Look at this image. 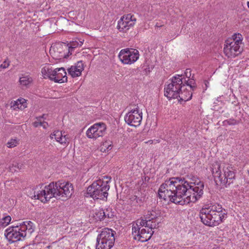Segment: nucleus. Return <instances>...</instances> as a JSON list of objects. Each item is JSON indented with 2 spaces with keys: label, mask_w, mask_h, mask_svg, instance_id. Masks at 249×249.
Here are the masks:
<instances>
[{
  "label": "nucleus",
  "mask_w": 249,
  "mask_h": 249,
  "mask_svg": "<svg viewBox=\"0 0 249 249\" xmlns=\"http://www.w3.org/2000/svg\"><path fill=\"white\" fill-rule=\"evenodd\" d=\"M227 213L221 205L214 204L208 208H202L199 216L205 225L214 227L219 225L226 218Z\"/></svg>",
  "instance_id": "nucleus-3"
},
{
  "label": "nucleus",
  "mask_w": 249,
  "mask_h": 249,
  "mask_svg": "<svg viewBox=\"0 0 249 249\" xmlns=\"http://www.w3.org/2000/svg\"><path fill=\"white\" fill-rule=\"evenodd\" d=\"M51 139H54L57 142L61 144L67 145L69 143V138L65 132L55 130L50 135Z\"/></svg>",
  "instance_id": "nucleus-18"
},
{
  "label": "nucleus",
  "mask_w": 249,
  "mask_h": 249,
  "mask_svg": "<svg viewBox=\"0 0 249 249\" xmlns=\"http://www.w3.org/2000/svg\"><path fill=\"white\" fill-rule=\"evenodd\" d=\"M15 183H16V181H15L14 180H8V181H6V182L5 183V185L6 186V187H8V186H11V185H14L15 184Z\"/></svg>",
  "instance_id": "nucleus-33"
},
{
  "label": "nucleus",
  "mask_w": 249,
  "mask_h": 249,
  "mask_svg": "<svg viewBox=\"0 0 249 249\" xmlns=\"http://www.w3.org/2000/svg\"><path fill=\"white\" fill-rule=\"evenodd\" d=\"M115 231L105 228L97 236L95 249H110L114 244Z\"/></svg>",
  "instance_id": "nucleus-9"
},
{
  "label": "nucleus",
  "mask_w": 249,
  "mask_h": 249,
  "mask_svg": "<svg viewBox=\"0 0 249 249\" xmlns=\"http://www.w3.org/2000/svg\"><path fill=\"white\" fill-rule=\"evenodd\" d=\"M52 81L56 83H64L67 81V73L64 68H59L53 69Z\"/></svg>",
  "instance_id": "nucleus-17"
},
{
  "label": "nucleus",
  "mask_w": 249,
  "mask_h": 249,
  "mask_svg": "<svg viewBox=\"0 0 249 249\" xmlns=\"http://www.w3.org/2000/svg\"><path fill=\"white\" fill-rule=\"evenodd\" d=\"M112 148V144L109 142H105L100 147V151L102 152H107L111 150Z\"/></svg>",
  "instance_id": "nucleus-28"
},
{
  "label": "nucleus",
  "mask_w": 249,
  "mask_h": 249,
  "mask_svg": "<svg viewBox=\"0 0 249 249\" xmlns=\"http://www.w3.org/2000/svg\"><path fill=\"white\" fill-rule=\"evenodd\" d=\"M32 81V78L29 75H22L19 78L20 84L24 86H28Z\"/></svg>",
  "instance_id": "nucleus-26"
},
{
  "label": "nucleus",
  "mask_w": 249,
  "mask_h": 249,
  "mask_svg": "<svg viewBox=\"0 0 249 249\" xmlns=\"http://www.w3.org/2000/svg\"><path fill=\"white\" fill-rule=\"evenodd\" d=\"M111 178L105 176L102 178L94 181L87 189L86 196L93 199H104L108 196V191L110 188L109 183Z\"/></svg>",
  "instance_id": "nucleus-5"
},
{
  "label": "nucleus",
  "mask_w": 249,
  "mask_h": 249,
  "mask_svg": "<svg viewBox=\"0 0 249 249\" xmlns=\"http://www.w3.org/2000/svg\"><path fill=\"white\" fill-rule=\"evenodd\" d=\"M11 105V107L14 110L17 109L22 110L27 107L26 100L23 98L18 99L16 101L12 102Z\"/></svg>",
  "instance_id": "nucleus-22"
},
{
  "label": "nucleus",
  "mask_w": 249,
  "mask_h": 249,
  "mask_svg": "<svg viewBox=\"0 0 249 249\" xmlns=\"http://www.w3.org/2000/svg\"><path fill=\"white\" fill-rule=\"evenodd\" d=\"M136 18L131 14L124 15L118 22L117 28L120 32H126L134 26Z\"/></svg>",
  "instance_id": "nucleus-16"
},
{
  "label": "nucleus",
  "mask_w": 249,
  "mask_h": 249,
  "mask_svg": "<svg viewBox=\"0 0 249 249\" xmlns=\"http://www.w3.org/2000/svg\"><path fill=\"white\" fill-rule=\"evenodd\" d=\"M248 7L249 8V1L247 3Z\"/></svg>",
  "instance_id": "nucleus-37"
},
{
  "label": "nucleus",
  "mask_w": 249,
  "mask_h": 249,
  "mask_svg": "<svg viewBox=\"0 0 249 249\" xmlns=\"http://www.w3.org/2000/svg\"><path fill=\"white\" fill-rule=\"evenodd\" d=\"M145 143L151 144L153 143V140H149L147 142H146Z\"/></svg>",
  "instance_id": "nucleus-36"
},
{
  "label": "nucleus",
  "mask_w": 249,
  "mask_h": 249,
  "mask_svg": "<svg viewBox=\"0 0 249 249\" xmlns=\"http://www.w3.org/2000/svg\"><path fill=\"white\" fill-rule=\"evenodd\" d=\"M183 84H185L186 88L188 87L190 89L194 90L196 87L195 82L193 79H189L188 81L184 82V83H183Z\"/></svg>",
  "instance_id": "nucleus-30"
},
{
  "label": "nucleus",
  "mask_w": 249,
  "mask_h": 249,
  "mask_svg": "<svg viewBox=\"0 0 249 249\" xmlns=\"http://www.w3.org/2000/svg\"><path fill=\"white\" fill-rule=\"evenodd\" d=\"M10 64V62L9 61L5 60L4 62H2V64L0 65V68L2 69H5L7 68Z\"/></svg>",
  "instance_id": "nucleus-32"
},
{
  "label": "nucleus",
  "mask_w": 249,
  "mask_h": 249,
  "mask_svg": "<svg viewBox=\"0 0 249 249\" xmlns=\"http://www.w3.org/2000/svg\"><path fill=\"white\" fill-rule=\"evenodd\" d=\"M42 76L44 79H52L53 73V69L49 64H45L41 69Z\"/></svg>",
  "instance_id": "nucleus-21"
},
{
  "label": "nucleus",
  "mask_w": 249,
  "mask_h": 249,
  "mask_svg": "<svg viewBox=\"0 0 249 249\" xmlns=\"http://www.w3.org/2000/svg\"><path fill=\"white\" fill-rule=\"evenodd\" d=\"M43 117L44 115L36 118V120L33 124L34 127H37L39 126H42L44 129H46L48 127V123L42 120Z\"/></svg>",
  "instance_id": "nucleus-25"
},
{
  "label": "nucleus",
  "mask_w": 249,
  "mask_h": 249,
  "mask_svg": "<svg viewBox=\"0 0 249 249\" xmlns=\"http://www.w3.org/2000/svg\"><path fill=\"white\" fill-rule=\"evenodd\" d=\"M32 226V222L26 221L20 225L10 227L5 230V236L11 243L22 240L26 236L27 231L30 233L34 231Z\"/></svg>",
  "instance_id": "nucleus-6"
},
{
  "label": "nucleus",
  "mask_w": 249,
  "mask_h": 249,
  "mask_svg": "<svg viewBox=\"0 0 249 249\" xmlns=\"http://www.w3.org/2000/svg\"><path fill=\"white\" fill-rule=\"evenodd\" d=\"M84 70V65L82 61H78L74 65L71 66L68 70L69 74L73 78L81 75Z\"/></svg>",
  "instance_id": "nucleus-19"
},
{
  "label": "nucleus",
  "mask_w": 249,
  "mask_h": 249,
  "mask_svg": "<svg viewBox=\"0 0 249 249\" xmlns=\"http://www.w3.org/2000/svg\"><path fill=\"white\" fill-rule=\"evenodd\" d=\"M84 41V39L82 38H75L71 41L69 44L67 45L68 46V53L71 54L73 49L81 47L83 44Z\"/></svg>",
  "instance_id": "nucleus-24"
},
{
  "label": "nucleus",
  "mask_w": 249,
  "mask_h": 249,
  "mask_svg": "<svg viewBox=\"0 0 249 249\" xmlns=\"http://www.w3.org/2000/svg\"><path fill=\"white\" fill-rule=\"evenodd\" d=\"M53 189V182L48 185L40 184L29 189L27 194L32 199H38L42 202L45 203L51 198L55 197Z\"/></svg>",
  "instance_id": "nucleus-7"
},
{
  "label": "nucleus",
  "mask_w": 249,
  "mask_h": 249,
  "mask_svg": "<svg viewBox=\"0 0 249 249\" xmlns=\"http://www.w3.org/2000/svg\"><path fill=\"white\" fill-rule=\"evenodd\" d=\"M162 26V25H160L158 23L156 24V27L158 28H160Z\"/></svg>",
  "instance_id": "nucleus-35"
},
{
  "label": "nucleus",
  "mask_w": 249,
  "mask_h": 249,
  "mask_svg": "<svg viewBox=\"0 0 249 249\" xmlns=\"http://www.w3.org/2000/svg\"><path fill=\"white\" fill-rule=\"evenodd\" d=\"M53 187L55 197L57 199H67L73 192V186L69 182L58 181L53 182Z\"/></svg>",
  "instance_id": "nucleus-11"
},
{
  "label": "nucleus",
  "mask_w": 249,
  "mask_h": 249,
  "mask_svg": "<svg viewBox=\"0 0 249 249\" xmlns=\"http://www.w3.org/2000/svg\"><path fill=\"white\" fill-rule=\"evenodd\" d=\"M182 84V75H175L169 80V83L165 86L164 95L169 99L178 98Z\"/></svg>",
  "instance_id": "nucleus-10"
},
{
  "label": "nucleus",
  "mask_w": 249,
  "mask_h": 249,
  "mask_svg": "<svg viewBox=\"0 0 249 249\" xmlns=\"http://www.w3.org/2000/svg\"><path fill=\"white\" fill-rule=\"evenodd\" d=\"M130 204L133 206H137L141 203V199L136 196H132L130 199Z\"/></svg>",
  "instance_id": "nucleus-31"
},
{
  "label": "nucleus",
  "mask_w": 249,
  "mask_h": 249,
  "mask_svg": "<svg viewBox=\"0 0 249 249\" xmlns=\"http://www.w3.org/2000/svg\"><path fill=\"white\" fill-rule=\"evenodd\" d=\"M160 215L159 211L152 209L148 211L145 219H139L132 224V233L134 238L142 242L149 240L154 233L153 229L155 228L157 218Z\"/></svg>",
  "instance_id": "nucleus-2"
},
{
  "label": "nucleus",
  "mask_w": 249,
  "mask_h": 249,
  "mask_svg": "<svg viewBox=\"0 0 249 249\" xmlns=\"http://www.w3.org/2000/svg\"><path fill=\"white\" fill-rule=\"evenodd\" d=\"M107 212L108 210H107L106 212L102 209L96 210L94 212L93 216L97 220H101L107 216L108 218H111L113 216V214H109L107 213Z\"/></svg>",
  "instance_id": "nucleus-23"
},
{
  "label": "nucleus",
  "mask_w": 249,
  "mask_h": 249,
  "mask_svg": "<svg viewBox=\"0 0 249 249\" xmlns=\"http://www.w3.org/2000/svg\"><path fill=\"white\" fill-rule=\"evenodd\" d=\"M120 61L124 64L131 65L135 63L140 56L139 52L135 49H124L119 53Z\"/></svg>",
  "instance_id": "nucleus-13"
},
{
  "label": "nucleus",
  "mask_w": 249,
  "mask_h": 249,
  "mask_svg": "<svg viewBox=\"0 0 249 249\" xmlns=\"http://www.w3.org/2000/svg\"><path fill=\"white\" fill-rule=\"evenodd\" d=\"M212 172L216 184L226 187L232 183L235 177V170L231 164L218 161L212 165Z\"/></svg>",
  "instance_id": "nucleus-4"
},
{
  "label": "nucleus",
  "mask_w": 249,
  "mask_h": 249,
  "mask_svg": "<svg viewBox=\"0 0 249 249\" xmlns=\"http://www.w3.org/2000/svg\"><path fill=\"white\" fill-rule=\"evenodd\" d=\"M142 118V112L138 105L130 107V110L125 114L124 120L129 125L137 127L139 126Z\"/></svg>",
  "instance_id": "nucleus-12"
},
{
  "label": "nucleus",
  "mask_w": 249,
  "mask_h": 249,
  "mask_svg": "<svg viewBox=\"0 0 249 249\" xmlns=\"http://www.w3.org/2000/svg\"><path fill=\"white\" fill-rule=\"evenodd\" d=\"M11 221V216L6 215L0 220V225L2 227H5L10 224Z\"/></svg>",
  "instance_id": "nucleus-29"
},
{
  "label": "nucleus",
  "mask_w": 249,
  "mask_h": 249,
  "mask_svg": "<svg viewBox=\"0 0 249 249\" xmlns=\"http://www.w3.org/2000/svg\"><path fill=\"white\" fill-rule=\"evenodd\" d=\"M202 182H189L185 178H172L166 180L158 191L160 198L183 205L195 203L203 193Z\"/></svg>",
  "instance_id": "nucleus-1"
},
{
  "label": "nucleus",
  "mask_w": 249,
  "mask_h": 249,
  "mask_svg": "<svg viewBox=\"0 0 249 249\" xmlns=\"http://www.w3.org/2000/svg\"><path fill=\"white\" fill-rule=\"evenodd\" d=\"M107 126L102 122L97 123L90 126L86 131V136L89 139L96 140L103 137L106 133Z\"/></svg>",
  "instance_id": "nucleus-14"
},
{
  "label": "nucleus",
  "mask_w": 249,
  "mask_h": 249,
  "mask_svg": "<svg viewBox=\"0 0 249 249\" xmlns=\"http://www.w3.org/2000/svg\"><path fill=\"white\" fill-rule=\"evenodd\" d=\"M191 71L190 69H187L185 70V71L184 72V75L187 78L190 77L191 75Z\"/></svg>",
  "instance_id": "nucleus-34"
},
{
  "label": "nucleus",
  "mask_w": 249,
  "mask_h": 249,
  "mask_svg": "<svg viewBox=\"0 0 249 249\" xmlns=\"http://www.w3.org/2000/svg\"><path fill=\"white\" fill-rule=\"evenodd\" d=\"M192 93L188 89L186 88V86L185 84H183L181 85V89L180 91H179L178 99L179 101H187L190 100L192 98Z\"/></svg>",
  "instance_id": "nucleus-20"
},
{
  "label": "nucleus",
  "mask_w": 249,
  "mask_h": 249,
  "mask_svg": "<svg viewBox=\"0 0 249 249\" xmlns=\"http://www.w3.org/2000/svg\"><path fill=\"white\" fill-rule=\"evenodd\" d=\"M19 143V140L18 138H12L10 139L6 143V146L8 148H14Z\"/></svg>",
  "instance_id": "nucleus-27"
},
{
  "label": "nucleus",
  "mask_w": 249,
  "mask_h": 249,
  "mask_svg": "<svg viewBox=\"0 0 249 249\" xmlns=\"http://www.w3.org/2000/svg\"><path fill=\"white\" fill-rule=\"evenodd\" d=\"M242 36L234 34L232 38L225 41L224 53L228 58H234L240 54L243 51Z\"/></svg>",
  "instance_id": "nucleus-8"
},
{
  "label": "nucleus",
  "mask_w": 249,
  "mask_h": 249,
  "mask_svg": "<svg viewBox=\"0 0 249 249\" xmlns=\"http://www.w3.org/2000/svg\"><path fill=\"white\" fill-rule=\"evenodd\" d=\"M68 49V46L65 43H56L51 46L50 53L56 59H60L69 56Z\"/></svg>",
  "instance_id": "nucleus-15"
}]
</instances>
